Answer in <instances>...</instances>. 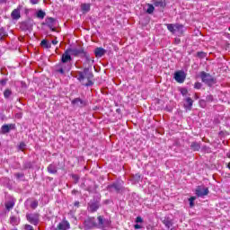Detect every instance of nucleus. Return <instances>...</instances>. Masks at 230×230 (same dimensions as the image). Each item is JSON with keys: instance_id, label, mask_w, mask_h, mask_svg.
Here are the masks:
<instances>
[{"instance_id": "bb28decb", "label": "nucleus", "mask_w": 230, "mask_h": 230, "mask_svg": "<svg viewBox=\"0 0 230 230\" xmlns=\"http://www.w3.org/2000/svg\"><path fill=\"white\" fill-rule=\"evenodd\" d=\"M36 15L38 19H44V17H46V13L42 10H40L37 12Z\"/></svg>"}, {"instance_id": "c85d7f7f", "label": "nucleus", "mask_w": 230, "mask_h": 230, "mask_svg": "<svg viewBox=\"0 0 230 230\" xmlns=\"http://www.w3.org/2000/svg\"><path fill=\"white\" fill-rule=\"evenodd\" d=\"M197 199V198L196 197H190V199H189V202H190V208H193L194 206H195V200Z\"/></svg>"}, {"instance_id": "f3484780", "label": "nucleus", "mask_w": 230, "mask_h": 230, "mask_svg": "<svg viewBox=\"0 0 230 230\" xmlns=\"http://www.w3.org/2000/svg\"><path fill=\"white\" fill-rule=\"evenodd\" d=\"M154 5L158 8H164L166 2L164 0H154Z\"/></svg>"}, {"instance_id": "e433bc0d", "label": "nucleus", "mask_w": 230, "mask_h": 230, "mask_svg": "<svg viewBox=\"0 0 230 230\" xmlns=\"http://www.w3.org/2000/svg\"><path fill=\"white\" fill-rule=\"evenodd\" d=\"M6 80L5 79H3L0 81V87H4V85H6Z\"/></svg>"}, {"instance_id": "5701e85b", "label": "nucleus", "mask_w": 230, "mask_h": 230, "mask_svg": "<svg viewBox=\"0 0 230 230\" xmlns=\"http://www.w3.org/2000/svg\"><path fill=\"white\" fill-rule=\"evenodd\" d=\"M5 37H8V33L4 28H0V40H4Z\"/></svg>"}, {"instance_id": "4be33fe9", "label": "nucleus", "mask_w": 230, "mask_h": 230, "mask_svg": "<svg viewBox=\"0 0 230 230\" xmlns=\"http://www.w3.org/2000/svg\"><path fill=\"white\" fill-rule=\"evenodd\" d=\"M13 206H15V201L9 200L5 202V208L7 211H10V209H13Z\"/></svg>"}, {"instance_id": "393cba45", "label": "nucleus", "mask_w": 230, "mask_h": 230, "mask_svg": "<svg viewBox=\"0 0 230 230\" xmlns=\"http://www.w3.org/2000/svg\"><path fill=\"white\" fill-rule=\"evenodd\" d=\"M48 172H49V173H57V165L49 164L48 166Z\"/></svg>"}, {"instance_id": "a211bd4d", "label": "nucleus", "mask_w": 230, "mask_h": 230, "mask_svg": "<svg viewBox=\"0 0 230 230\" xmlns=\"http://www.w3.org/2000/svg\"><path fill=\"white\" fill-rule=\"evenodd\" d=\"M10 224H12V226H19V224H21V218L12 216L10 217Z\"/></svg>"}, {"instance_id": "7ed1b4c3", "label": "nucleus", "mask_w": 230, "mask_h": 230, "mask_svg": "<svg viewBox=\"0 0 230 230\" xmlns=\"http://www.w3.org/2000/svg\"><path fill=\"white\" fill-rule=\"evenodd\" d=\"M71 67H73V65L71 63H64V62H60L58 66H57V69L56 71L58 73H60V75H64L65 73H69V71H71Z\"/></svg>"}, {"instance_id": "c03bdc74", "label": "nucleus", "mask_w": 230, "mask_h": 230, "mask_svg": "<svg viewBox=\"0 0 230 230\" xmlns=\"http://www.w3.org/2000/svg\"><path fill=\"white\" fill-rule=\"evenodd\" d=\"M16 118H18V119H21V118H22V113H17Z\"/></svg>"}, {"instance_id": "49530a36", "label": "nucleus", "mask_w": 230, "mask_h": 230, "mask_svg": "<svg viewBox=\"0 0 230 230\" xmlns=\"http://www.w3.org/2000/svg\"><path fill=\"white\" fill-rule=\"evenodd\" d=\"M175 42H177V44H179V42H181V40H175Z\"/></svg>"}, {"instance_id": "b1692460", "label": "nucleus", "mask_w": 230, "mask_h": 230, "mask_svg": "<svg viewBox=\"0 0 230 230\" xmlns=\"http://www.w3.org/2000/svg\"><path fill=\"white\" fill-rule=\"evenodd\" d=\"M163 224L165 226V227H167V229H170V227H172V226H173V222H172V220L169 218H165L163 221Z\"/></svg>"}, {"instance_id": "0eeeda50", "label": "nucleus", "mask_w": 230, "mask_h": 230, "mask_svg": "<svg viewBox=\"0 0 230 230\" xmlns=\"http://www.w3.org/2000/svg\"><path fill=\"white\" fill-rule=\"evenodd\" d=\"M200 77L204 84H207L208 85H211V84H213V77L211 75L207 74L206 72H201Z\"/></svg>"}, {"instance_id": "cd10ccee", "label": "nucleus", "mask_w": 230, "mask_h": 230, "mask_svg": "<svg viewBox=\"0 0 230 230\" xmlns=\"http://www.w3.org/2000/svg\"><path fill=\"white\" fill-rule=\"evenodd\" d=\"M155 7L153 4H148L146 13H154Z\"/></svg>"}, {"instance_id": "72a5a7b5", "label": "nucleus", "mask_w": 230, "mask_h": 230, "mask_svg": "<svg viewBox=\"0 0 230 230\" xmlns=\"http://www.w3.org/2000/svg\"><path fill=\"white\" fill-rule=\"evenodd\" d=\"M98 209V205L96 204H92L90 206V211H96Z\"/></svg>"}, {"instance_id": "423d86ee", "label": "nucleus", "mask_w": 230, "mask_h": 230, "mask_svg": "<svg viewBox=\"0 0 230 230\" xmlns=\"http://www.w3.org/2000/svg\"><path fill=\"white\" fill-rule=\"evenodd\" d=\"M209 193V189L204 186H198L196 188V195L197 197H206Z\"/></svg>"}, {"instance_id": "f257e3e1", "label": "nucleus", "mask_w": 230, "mask_h": 230, "mask_svg": "<svg viewBox=\"0 0 230 230\" xmlns=\"http://www.w3.org/2000/svg\"><path fill=\"white\" fill-rule=\"evenodd\" d=\"M76 78L83 84V85H85V87L93 85V81H91L93 73L89 72V68H84L83 72H77Z\"/></svg>"}, {"instance_id": "09e8293b", "label": "nucleus", "mask_w": 230, "mask_h": 230, "mask_svg": "<svg viewBox=\"0 0 230 230\" xmlns=\"http://www.w3.org/2000/svg\"><path fill=\"white\" fill-rule=\"evenodd\" d=\"M227 155V157H229V159H230V152H229V153H227V155Z\"/></svg>"}, {"instance_id": "412c9836", "label": "nucleus", "mask_w": 230, "mask_h": 230, "mask_svg": "<svg viewBox=\"0 0 230 230\" xmlns=\"http://www.w3.org/2000/svg\"><path fill=\"white\" fill-rule=\"evenodd\" d=\"M187 104L184 105V107L188 110V111H191V107H193V100H191V98L188 97L186 99Z\"/></svg>"}, {"instance_id": "1a4fd4ad", "label": "nucleus", "mask_w": 230, "mask_h": 230, "mask_svg": "<svg viewBox=\"0 0 230 230\" xmlns=\"http://www.w3.org/2000/svg\"><path fill=\"white\" fill-rule=\"evenodd\" d=\"M73 60V58H71V54L69 52V50H66L65 53H63L62 57H61V62H63L64 64L66 63H71V61Z\"/></svg>"}, {"instance_id": "37998d69", "label": "nucleus", "mask_w": 230, "mask_h": 230, "mask_svg": "<svg viewBox=\"0 0 230 230\" xmlns=\"http://www.w3.org/2000/svg\"><path fill=\"white\" fill-rule=\"evenodd\" d=\"M143 226H141V225H135L134 228L135 229H141Z\"/></svg>"}, {"instance_id": "f03ea898", "label": "nucleus", "mask_w": 230, "mask_h": 230, "mask_svg": "<svg viewBox=\"0 0 230 230\" xmlns=\"http://www.w3.org/2000/svg\"><path fill=\"white\" fill-rule=\"evenodd\" d=\"M166 26H167V30H169L171 33H173L174 35H178V37H181V35L184 33V25L182 24L167 23Z\"/></svg>"}, {"instance_id": "de8ad7c7", "label": "nucleus", "mask_w": 230, "mask_h": 230, "mask_svg": "<svg viewBox=\"0 0 230 230\" xmlns=\"http://www.w3.org/2000/svg\"><path fill=\"white\" fill-rule=\"evenodd\" d=\"M226 167L230 170V163L226 164Z\"/></svg>"}, {"instance_id": "2f4dec72", "label": "nucleus", "mask_w": 230, "mask_h": 230, "mask_svg": "<svg viewBox=\"0 0 230 230\" xmlns=\"http://www.w3.org/2000/svg\"><path fill=\"white\" fill-rule=\"evenodd\" d=\"M38 206H39V201H37V200H33V201L31 203V208L32 209L37 208Z\"/></svg>"}, {"instance_id": "a878e982", "label": "nucleus", "mask_w": 230, "mask_h": 230, "mask_svg": "<svg viewBox=\"0 0 230 230\" xmlns=\"http://www.w3.org/2000/svg\"><path fill=\"white\" fill-rule=\"evenodd\" d=\"M40 46H42V48L49 49L51 48V43H49V41H48L47 40H42L40 42Z\"/></svg>"}, {"instance_id": "f704fd0d", "label": "nucleus", "mask_w": 230, "mask_h": 230, "mask_svg": "<svg viewBox=\"0 0 230 230\" xmlns=\"http://www.w3.org/2000/svg\"><path fill=\"white\" fill-rule=\"evenodd\" d=\"M181 93L182 94V96H186V94H188V89L181 88Z\"/></svg>"}, {"instance_id": "dca6fc26", "label": "nucleus", "mask_w": 230, "mask_h": 230, "mask_svg": "<svg viewBox=\"0 0 230 230\" xmlns=\"http://www.w3.org/2000/svg\"><path fill=\"white\" fill-rule=\"evenodd\" d=\"M68 50L69 53L74 57H78V55H82V53H84V49H70Z\"/></svg>"}, {"instance_id": "79ce46f5", "label": "nucleus", "mask_w": 230, "mask_h": 230, "mask_svg": "<svg viewBox=\"0 0 230 230\" xmlns=\"http://www.w3.org/2000/svg\"><path fill=\"white\" fill-rule=\"evenodd\" d=\"M198 57H206L204 52H198Z\"/></svg>"}, {"instance_id": "ddd939ff", "label": "nucleus", "mask_w": 230, "mask_h": 230, "mask_svg": "<svg viewBox=\"0 0 230 230\" xmlns=\"http://www.w3.org/2000/svg\"><path fill=\"white\" fill-rule=\"evenodd\" d=\"M72 104L76 105V107H85V105H87V102L80 98H75L72 101Z\"/></svg>"}, {"instance_id": "20e7f679", "label": "nucleus", "mask_w": 230, "mask_h": 230, "mask_svg": "<svg viewBox=\"0 0 230 230\" xmlns=\"http://www.w3.org/2000/svg\"><path fill=\"white\" fill-rule=\"evenodd\" d=\"M174 80H176L178 84H184V80H186V73L182 70L175 72Z\"/></svg>"}, {"instance_id": "58836bf2", "label": "nucleus", "mask_w": 230, "mask_h": 230, "mask_svg": "<svg viewBox=\"0 0 230 230\" xmlns=\"http://www.w3.org/2000/svg\"><path fill=\"white\" fill-rule=\"evenodd\" d=\"M136 222H137V224H142L143 218H142L141 217H137L136 218Z\"/></svg>"}, {"instance_id": "9d476101", "label": "nucleus", "mask_w": 230, "mask_h": 230, "mask_svg": "<svg viewBox=\"0 0 230 230\" xmlns=\"http://www.w3.org/2000/svg\"><path fill=\"white\" fill-rule=\"evenodd\" d=\"M56 22H57L55 21V19L51 18V17L46 18V20H45L46 26H48L52 31H55V23Z\"/></svg>"}, {"instance_id": "6ab92c4d", "label": "nucleus", "mask_w": 230, "mask_h": 230, "mask_svg": "<svg viewBox=\"0 0 230 230\" xmlns=\"http://www.w3.org/2000/svg\"><path fill=\"white\" fill-rule=\"evenodd\" d=\"M81 10L84 13H87L91 11V4H82Z\"/></svg>"}, {"instance_id": "aec40b11", "label": "nucleus", "mask_w": 230, "mask_h": 230, "mask_svg": "<svg viewBox=\"0 0 230 230\" xmlns=\"http://www.w3.org/2000/svg\"><path fill=\"white\" fill-rule=\"evenodd\" d=\"M191 150L199 152L200 150V144L199 142H192L190 145Z\"/></svg>"}, {"instance_id": "c9c22d12", "label": "nucleus", "mask_w": 230, "mask_h": 230, "mask_svg": "<svg viewBox=\"0 0 230 230\" xmlns=\"http://www.w3.org/2000/svg\"><path fill=\"white\" fill-rule=\"evenodd\" d=\"M24 229L25 230H35V229H33V226H31V225H25Z\"/></svg>"}, {"instance_id": "2eb2a0df", "label": "nucleus", "mask_w": 230, "mask_h": 230, "mask_svg": "<svg viewBox=\"0 0 230 230\" xmlns=\"http://www.w3.org/2000/svg\"><path fill=\"white\" fill-rule=\"evenodd\" d=\"M105 53H107V50H105L103 48H96L94 50V54L97 58H102Z\"/></svg>"}, {"instance_id": "39448f33", "label": "nucleus", "mask_w": 230, "mask_h": 230, "mask_svg": "<svg viewBox=\"0 0 230 230\" xmlns=\"http://www.w3.org/2000/svg\"><path fill=\"white\" fill-rule=\"evenodd\" d=\"M26 218L32 226H39V214H27Z\"/></svg>"}, {"instance_id": "8fccbe9b", "label": "nucleus", "mask_w": 230, "mask_h": 230, "mask_svg": "<svg viewBox=\"0 0 230 230\" xmlns=\"http://www.w3.org/2000/svg\"><path fill=\"white\" fill-rule=\"evenodd\" d=\"M196 100H199V96L195 95Z\"/></svg>"}, {"instance_id": "c756f323", "label": "nucleus", "mask_w": 230, "mask_h": 230, "mask_svg": "<svg viewBox=\"0 0 230 230\" xmlns=\"http://www.w3.org/2000/svg\"><path fill=\"white\" fill-rule=\"evenodd\" d=\"M9 96H12V90L6 89V90L4 92V98H8Z\"/></svg>"}, {"instance_id": "3c124183", "label": "nucleus", "mask_w": 230, "mask_h": 230, "mask_svg": "<svg viewBox=\"0 0 230 230\" xmlns=\"http://www.w3.org/2000/svg\"><path fill=\"white\" fill-rule=\"evenodd\" d=\"M78 204H79L78 202H75V206H78Z\"/></svg>"}, {"instance_id": "473e14b6", "label": "nucleus", "mask_w": 230, "mask_h": 230, "mask_svg": "<svg viewBox=\"0 0 230 230\" xmlns=\"http://www.w3.org/2000/svg\"><path fill=\"white\" fill-rule=\"evenodd\" d=\"M98 226L99 227H103V218L102 217V216L98 217Z\"/></svg>"}, {"instance_id": "a19ab883", "label": "nucleus", "mask_w": 230, "mask_h": 230, "mask_svg": "<svg viewBox=\"0 0 230 230\" xmlns=\"http://www.w3.org/2000/svg\"><path fill=\"white\" fill-rule=\"evenodd\" d=\"M31 4H39L40 0H30Z\"/></svg>"}, {"instance_id": "ea45409f", "label": "nucleus", "mask_w": 230, "mask_h": 230, "mask_svg": "<svg viewBox=\"0 0 230 230\" xmlns=\"http://www.w3.org/2000/svg\"><path fill=\"white\" fill-rule=\"evenodd\" d=\"M24 148H26V144H24L23 142H22L20 144V150H24Z\"/></svg>"}, {"instance_id": "9b49d317", "label": "nucleus", "mask_w": 230, "mask_h": 230, "mask_svg": "<svg viewBox=\"0 0 230 230\" xmlns=\"http://www.w3.org/2000/svg\"><path fill=\"white\" fill-rule=\"evenodd\" d=\"M13 128H15V124H4L1 128V134H8V132Z\"/></svg>"}, {"instance_id": "4c0bfd02", "label": "nucleus", "mask_w": 230, "mask_h": 230, "mask_svg": "<svg viewBox=\"0 0 230 230\" xmlns=\"http://www.w3.org/2000/svg\"><path fill=\"white\" fill-rule=\"evenodd\" d=\"M200 87H202V84H200V83H195V84H194V89H200Z\"/></svg>"}, {"instance_id": "4468645a", "label": "nucleus", "mask_w": 230, "mask_h": 230, "mask_svg": "<svg viewBox=\"0 0 230 230\" xmlns=\"http://www.w3.org/2000/svg\"><path fill=\"white\" fill-rule=\"evenodd\" d=\"M11 17H12V19H13L14 21H17V20L21 19V6H19L18 8L14 9V10L12 12Z\"/></svg>"}, {"instance_id": "f8f14e48", "label": "nucleus", "mask_w": 230, "mask_h": 230, "mask_svg": "<svg viewBox=\"0 0 230 230\" xmlns=\"http://www.w3.org/2000/svg\"><path fill=\"white\" fill-rule=\"evenodd\" d=\"M58 229L69 230L71 229V225L67 222V220L64 219L61 223L58 224Z\"/></svg>"}, {"instance_id": "6e6552de", "label": "nucleus", "mask_w": 230, "mask_h": 230, "mask_svg": "<svg viewBox=\"0 0 230 230\" xmlns=\"http://www.w3.org/2000/svg\"><path fill=\"white\" fill-rule=\"evenodd\" d=\"M84 227L86 229H92V227H96V219L94 217H89L84 221Z\"/></svg>"}, {"instance_id": "a18cd8bd", "label": "nucleus", "mask_w": 230, "mask_h": 230, "mask_svg": "<svg viewBox=\"0 0 230 230\" xmlns=\"http://www.w3.org/2000/svg\"><path fill=\"white\" fill-rule=\"evenodd\" d=\"M52 44H54V46H57V44H58V41L57 40H53Z\"/></svg>"}, {"instance_id": "7c9ffc66", "label": "nucleus", "mask_w": 230, "mask_h": 230, "mask_svg": "<svg viewBox=\"0 0 230 230\" xmlns=\"http://www.w3.org/2000/svg\"><path fill=\"white\" fill-rule=\"evenodd\" d=\"M111 188H113L116 191H119L121 190V185L118 183H114Z\"/></svg>"}]
</instances>
